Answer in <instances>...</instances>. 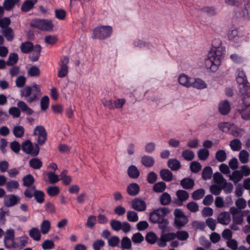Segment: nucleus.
I'll use <instances>...</instances> for the list:
<instances>
[{
	"label": "nucleus",
	"mask_w": 250,
	"mask_h": 250,
	"mask_svg": "<svg viewBox=\"0 0 250 250\" xmlns=\"http://www.w3.org/2000/svg\"><path fill=\"white\" fill-rule=\"evenodd\" d=\"M34 135L38 137L37 141L38 144L33 145L29 140L24 141L21 145L23 152L32 156L35 157L39 153L40 147L39 145L42 146L47 140V132L43 126H37L34 130Z\"/></svg>",
	"instance_id": "1"
},
{
	"label": "nucleus",
	"mask_w": 250,
	"mask_h": 250,
	"mask_svg": "<svg viewBox=\"0 0 250 250\" xmlns=\"http://www.w3.org/2000/svg\"><path fill=\"white\" fill-rule=\"evenodd\" d=\"M221 42L219 40H215L212 42V47L208 55V58L205 60V66L207 69L211 72H215L221 64L222 56L225 54V50L220 46Z\"/></svg>",
	"instance_id": "2"
},
{
	"label": "nucleus",
	"mask_w": 250,
	"mask_h": 250,
	"mask_svg": "<svg viewBox=\"0 0 250 250\" xmlns=\"http://www.w3.org/2000/svg\"><path fill=\"white\" fill-rule=\"evenodd\" d=\"M20 95L29 104L37 102L42 95L41 86L36 83L27 85L21 90Z\"/></svg>",
	"instance_id": "3"
},
{
	"label": "nucleus",
	"mask_w": 250,
	"mask_h": 250,
	"mask_svg": "<svg viewBox=\"0 0 250 250\" xmlns=\"http://www.w3.org/2000/svg\"><path fill=\"white\" fill-rule=\"evenodd\" d=\"M169 212L167 208H162L154 210L149 213V221L153 224H158L159 228L165 230L168 224V221L166 215Z\"/></svg>",
	"instance_id": "4"
},
{
	"label": "nucleus",
	"mask_w": 250,
	"mask_h": 250,
	"mask_svg": "<svg viewBox=\"0 0 250 250\" xmlns=\"http://www.w3.org/2000/svg\"><path fill=\"white\" fill-rule=\"evenodd\" d=\"M236 82L238 84L239 94L247 105L250 104V84L247 77H236Z\"/></svg>",
	"instance_id": "5"
},
{
	"label": "nucleus",
	"mask_w": 250,
	"mask_h": 250,
	"mask_svg": "<svg viewBox=\"0 0 250 250\" xmlns=\"http://www.w3.org/2000/svg\"><path fill=\"white\" fill-rule=\"evenodd\" d=\"M112 28L109 25H102L94 28L93 30L92 38L94 39L105 40L110 37Z\"/></svg>",
	"instance_id": "6"
},
{
	"label": "nucleus",
	"mask_w": 250,
	"mask_h": 250,
	"mask_svg": "<svg viewBox=\"0 0 250 250\" xmlns=\"http://www.w3.org/2000/svg\"><path fill=\"white\" fill-rule=\"evenodd\" d=\"M18 107H12L9 109V113L15 118H18L20 116L21 111L28 115L33 114V110L28 106L27 104L23 101H20L17 103Z\"/></svg>",
	"instance_id": "7"
},
{
	"label": "nucleus",
	"mask_w": 250,
	"mask_h": 250,
	"mask_svg": "<svg viewBox=\"0 0 250 250\" xmlns=\"http://www.w3.org/2000/svg\"><path fill=\"white\" fill-rule=\"evenodd\" d=\"M30 24L32 27L37 28L41 31H45L51 30L54 26L51 20L39 18L33 19Z\"/></svg>",
	"instance_id": "8"
},
{
	"label": "nucleus",
	"mask_w": 250,
	"mask_h": 250,
	"mask_svg": "<svg viewBox=\"0 0 250 250\" xmlns=\"http://www.w3.org/2000/svg\"><path fill=\"white\" fill-rule=\"evenodd\" d=\"M228 38L233 45L238 46L242 42L243 35L237 29H233L229 31Z\"/></svg>",
	"instance_id": "9"
},
{
	"label": "nucleus",
	"mask_w": 250,
	"mask_h": 250,
	"mask_svg": "<svg viewBox=\"0 0 250 250\" xmlns=\"http://www.w3.org/2000/svg\"><path fill=\"white\" fill-rule=\"evenodd\" d=\"M69 59L67 56H64L61 60L60 66V68L58 70V77L59 78H64L67 76L68 72V66Z\"/></svg>",
	"instance_id": "10"
},
{
	"label": "nucleus",
	"mask_w": 250,
	"mask_h": 250,
	"mask_svg": "<svg viewBox=\"0 0 250 250\" xmlns=\"http://www.w3.org/2000/svg\"><path fill=\"white\" fill-rule=\"evenodd\" d=\"M242 102L238 106L237 110L241 115L242 118L246 120H250V104L247 105L244 103L243 99L241 98Z\"/></svg>",
	"instance_id": "11"
},
{
	"label": "nucleus",
	"mask_w": 250,
	"mask_h": 250,
	"mask_svg": "<svg viewBox=\"0 0 250 250\" xmlns=\"http://www.w3.org/2000/svg\"><path fill=\"white\" fill-rule=\"evenodd\" d=\"M176 238V234L173 232L164 234L161 236L160 239L157 241L158 246L163 248L167 246V242L174 240Z\"/></svg>",
	"instance_id": "12"
},
{
	"label": "nucleus",
	"mask_w": 250,
	"mask_h": 250,
	"mask_svg": "<svg viewBox=\"0 0 250 250\" xmlns=\"http://www.w3.org/2000/svg\"><path fill=\"white\" fill-rule=\"evenodd\" d=\"M20 200L18 196L11 194L5 196L3 202L6 207H11L19 203Z\"/></svg>",
	"instance_id": "13"
},
{
	"label": "nucleus",
	"mask_w": 250,
	"mask_h": 250,
	"mask_svg": "<svg viewBox=\"0 0 250 250\" xmlns=\"http://www.w3.org/2000/svg\"><path fill=\"white\" fill-rule=\"evenodd\" d=\"M177 199L175 201V204L178 206L183 205V202L189 197L188 193L185 190L179 189L176 192Z\"/></svg>",
	"instance_id": "14"
},
{
	"label": "nucleus",
	"mask_w": 250,
	"mask_h": 250,
	"mask_svg": "<svg viewBox=\"0 0 250 250\" xmlns=\"http://www.w3.org/2000/svg\"><path fill=\"white\" fill-rule=\"evenodd\" d=\"M132 208L138 211H143L146 209V205L145 202L138 198L134 199L131 202Z\"/></svg>",
	"instance_id": "15"
},
{
	"label": "nucleus",
	"mask_w": 250,
	"mask_h": 250,
	"mask_svg": "<svg viewBox=\"0 0 250 250\" xmlns=\"http://www.w3.org/2000/svg\"><path fill=\"white\" fill-rule=\"evenodd\" d=\"M41 46L39 44H36L32 50V54L29 56L30 60L33 62L38 61L41 56Z\"/></svg>",
	"instance_id": "16"
},
{
	"label": "nucleus",
	"mask_w": 250,
	"mask_h": 250,
	"mask_svg": "<svg viewBox=\"0 0 250 250\" xmlns=\"http://www.w3.org/2000/svg\"><path fill=\"white\" fill-rule=\"evenodd\" d=\"M218 222L223 225H228L230 221V216L228 212L219 213L217 217Z\"/></svg>",
	"instance_id": "17"
},
{
	"label": "nucleus",
	"mask_w": 250,
	"mask_h": 250,
	"mask_svg": "<svg viewBox=\"0 0 250 250\" xmlns=\"http://www.w3.org/2000/svg\"><path fill=\"white\" fill-rule=\"evenodd\" d=\"M219 110L222 115L228 114L230 110V105L227 100H224L219 104Z\"/></svg>",
	"instance_id": "18"
},
{
	"label": "nucleus",
	"mask_w": 250,
	"mask_h": 250,
	"mask_svg": "<svg viewBox=\"0 0 250 250\" xmlns=\"http://www.w3.org/2000/svg\"><path fill=\"white\" fill-rule=\"evenodd\" d=\"M194 181L190 178H185L180 181V185L185 189H190L194 186Z\"/></svg>",
	"instance_id": "19"
},
{
	"label": "nucleus",
	"mask_w": 250,
	"mask_h": 250,
	"mask_svg": "<svg viewBox=\"0 0 250 250\" xmlns=\"http://www.w3.org/2000/svg\"><path fill=\"white\" fill-rule=\"evenodd\" d=\"M37 1L38 0H25L21 7V11L24 12L29 11L33 8Z\"/></svg>",
	"instance_id": "20"
},
{
	"label": "nucleus",
	"mask_w": 250,
	"mask_h": 250,
	"mask_svg": "<svg viewBox=\"0 0 250 250\" xmlns=\"http://www.w3.org/2000/svg\"><path fill=\"white\" fill-rule=\"evenodd\" d=\"M162 179L166 182H170L173 179L172 173L168 169H162L160 171Z\"/></svg>",
	"instance_id": "21"
},
{
	"label": "nucleus",
	"mask_w": 250,
	"mask_h": 250,
	"mask_svg": "<svg viewBox=\"0 0 250 250\" xmlns=\"http://www.w3.org/2000/svg\"><path fill=\"white\" fill-rule=\"evenodd\" d=\"M127 192L130 196H135L140 191V187L137 183H131L127 187Z\"/></svg>",
	"instance_id": "22"
},
{
	"label": "nucleus",
	"mask_w": 250,
	"mask_h": 250,
	"mask_svg": "<svg viewBox=\"0 0 250 250\" xmlns=\"http://www.w3.org/2000/svg\"><path fill=\"white\" fill-rule=\"evenodd\" d=\"M191 81H193V78H189L185 74L180 75L178 78L179 83L187 87H190Z\"/></svg>",
	"instance_id": "23"
},
{
	"label": "nucleus",
	"mask_w": 250,
	"mask_h": 250,
	"mask_svg": "<svg viewBox=\"0 0 250 250\" xmlns=\"http://www.w3.org/2000/svg\"><path fill=\"white\" fill-rule=\"evenodd\" d=\"M191 85L190 87L199 89L206 88L207 86V84L203 80L199 78L193 79V81H191Z\"/></svg>",
	"instance_id": "24"
},
{
	"label": "nucleus",
	"mask_w": 250,
	"mask_h": 250,
	"mask_svg": "<svg viewBox=\"0 0 250 250\" xmlns=\"http://www.w3.org/2000/svg\"><path fill=\"white\" fill-rule=\"evenodd\" d=\"M188 218L185 216L178 219H174V226L177 229H181L188 223Z\"/></svg>",
	"instance_id": "25"
},
{
	"label": "nucleus",
	"mask_w": 250,
	"mask_h": 250,
	"mask_svg": "<svg viewBox=\"0 0 250 250\" xmlns=\"http://www.w3.org/2000/svg\"><path fill=\"white\" fill-rule=\"evenodd\" d=\"M34 47L33 43L30 42H25L21 43L20 49L22 53L28 54L32 51Z\"/></svg>",
	"instance_id": "26"
},
{
	"label": "nucleus",
	"mask_w": 250,
	"mask_h": 250,
	"mask_svg": "<svg viewBox=\"0 0 250 250\" xmlns=\"http://www.w3.org/2000/svg\"><path fill=\"white\" fill-rule=\"evenodd\" d=\"M167 166L171 170L177 171L181 167V163L176 159H170L167 161Z\"/></svg>",
	"instance_id": "27"
},
{
	"label": "nucleus",
	"mask_w": 250,
	"mask_h": 250,
	"mask_svg": "<svg viewBox=\"0 0 250 250\" xmlns=\"http://www.w3.org/2000/svg\"><path fill=\"white\" fill-rule=\"evenodd\" d=\"M1 33L7 41L11 42L13 40L15 34L13 29L11 27L3 29Z\"/></svg>",
	"instance_id": "28"
},
{
	"label": "nucleus",
	"mask_w": 250,
	"mask_h": 250,
	"mask_svg": "<svg viewBox=\"0 0 250 250\" xmlns=\"http://www.w3.org/2000/svg\"><path fill=\"white\" fill-rule=\"evenodd\" d=\"M127 174L129 177L136 179L139 176L140 172L135 166L131 165L127 169Z\"/></svg>",
	"instance_id": "29"
},
{
	"label": "nucleus",
	"mask_w": 250,
	"mask_h": 250,
	"mask_svg": "<svg viewBox=\"0 0 250 250\" xmlns=\"http://www.w3.org/2000/svg\"><path fill=\"white\" fill-rule=\"evenodd\" d=\"M20 186L18 181L15 180H10L6 183V188L9 192H12L14 189L19 188Z\"/></svg>",
	"instance_id": "30"
},
{
	"label": "nucleus",
	"mask_w": 250,
	"mask_h": 250,
	"mask_svg": "<svg viewBox=\"0 0 250 250\" xmlns=\"http://www.w3.org/2000/svg\"><path fill=\"white\" fill-rule=\"evenodd\" d=\"M160 202L162 205L166 206L170 204L171 202V197L167 192H163L160 196Z\"/></svg>",
	"instance_id": "31"
},
{
	"label": "nucleus",
	"mask_w": 250,
	"mask_h": 250,
	"mask_svg": "<svg viewBox=\"0 0 250 250\" xmlns=\"http://www.w3.org/2000/svg\"><path fill=\"white\" fill-rule=\"evenodd\" d=\"M141 162L142 164L145 167H150L153 166L155 161L152 157L144 155L142 157Z\"/></svg>",
	"instance_id": "32"
},
{
	"label": "nucleus",
	"mask_w": 250,
	"mask_h": 250,
	"mask_svg": "<svg viewBox=\"0 0 250 250\" xmlns=\"http://www.w3.org/2000/svg\"><path fill=\"white\" fill-rule=\"evenodd\" d=\"M22 180L23 185L27 188L31 187L35 182V179L31 174H28L23 176Z\"/></svg>",
	"instance_id": "33"
},
{
	"label": "nucleus",
	"mask_w": 250,
	"mask_h": 250,
	"mask_svg": "<svg viewBox=\"0 0 250 250\" xmlns=\"http://www.w3.org/2000/svg\"><path fill=\"white\" fill-rule=\"evenodd\" d=\"M30 167L34 169H40L42 166V163L41 160L37 158H33L29 161Z\"/></svg>",
	"instance_id": "34"
},
{
	"label": "nucleus",
	"mask_w": 250,
	"mask_h": 250,
	"mask_svg": "<svg viewBox=\"0 0 250 250\" xmlns=\"http://www.w3.org/2000/svg\"><path fill=\"white\" fill-rule=\"evenodd\" d=\"M212 175V170L209 166L204 167L202 172V178L204 180L210 179Z\"/></svg>",
	"instance_id": "35"
},
{
	"label": "nucleus",
	"mask_w": 250,
	"mask_h": 250,
	"mask_svg": "<svg viewBox=\"0 0 250 250\" xmlns=\"http://www.w3.org/2000/svg\"><path fill=\"white\" fill-rule=\"evenodd\" d=\"M28 237L26 236H21L18 239V242H15L14 248L22 249L25 247L28 243Z\"/></svg>",
	"instance_id": "36"
},
{
	"label": "nucleus",
	"mask_w": 250,
	"mask_h": 250,
	"mask_svg": "<svg viewBox=\"0 0 250 250\" xmlns=\"http://www.w3.org/2000/svg\"><path fill=\"white\" fill-rule=\"evenodd\" d=\"M29 236L34 240L38 241L40 240L41 234L39 229L37 228H33L29 232Z\"/></svg>",
	"instance_id": "37"
},
{
	"label": "nucleus",
	"mask_w": 250,
	"mask_h": 250,
	"mask_svg": "<svg viewBox=\"0 0 250 250\" xmlns=\"http://www.w3.org/2000/svg\"><path fill=\"white\" fill-rule=\"evenodd\" d=\"M199 10L210 16H214L217 14L216 9L212 6L203 7L200 8Z\"/></svg>",
	"instance_id": "38"
},
{
	"label": "nucleus",
	"mask_w": 250,
	"mask_h": 250,
	"mask_svg": "<svg viewBox=\"0 0 250 250\" xmlns=\"http://www.w3.org/2000/svg\"><path fill=\"white\" fill-rule=\"evenodd\" d=\"M166 187V184L164 182H159L154 185L153 190L156 193L163 192L165 190Z\"/></svg>",
	"instance_id": "39"
},
{
	"label": "nucleus",
	"mask_w": 250,
	"mask_h": 250,
	"mask_svg": "<svg viewBox=\"0 0 250 250\" xmlns=\"http://www.w3.org/2000/svg\"><path fill=\"white\" fill-rule=\"evenodd\" d=\"M44 193L40 190H36L34 196L36 201L39 204H42L44 202Z\"/></svg>",
	"instance_id": "40"
},
{
	"label": "nucleus",
	"mask_w": 250,
	"mask_h": 250,
	"mask_svg": "<svg viewBox=\"0 0 250 250\" xmlns=\"http://www.w3.org/2000/svg\"><path fill=\"white\" fill-rule=\"evenodd\" d=\"M229 146L233 151H239L242 147V143L240 140L234 139L230 142Z\"/></svg>",
	"instance_id": "41"
},
{
	"label": "nucleus",
	"mask_w": 250,
	"mask_h": 250,
	"mask_svg": "<svg viewBox=\"0 0 250 250\" xmlns=\"http://www.w3.org/2000/svg\"><path fill=\"white\" fill-rule=\"evenodd\" d=\"M19 60V57L17 53H10L8 60L6 61L7 65L8 66H12L16 64Z\"/></svg>",
	"instance_id": "42"
},
{
	"label": "nucleus",
	"mask_w": 250,
	"mask_h": 250,
	"mask_svg": "<svg viewBox=\"0 0 250 250\" xmlns=\"http://www.w3.org/2000/svg\"><path fill=\"white\" fill-rule=\"evenodd\" d=\"M205 194V190L203 188H199L194 191L192 194V198L195 200L202 199Z\"/></svg>",
	"instance_id": "43"
},
{
	"label": "nucleus",
	"mask_w": 250,
	"mask_h": 250,
	"mask_svg": "<svg viewBox=\"0 0 250 250\" xmlns=\"http://www.w3.org/2000/svg\"><path fill=\"white\" fill-rule=\"evenodd\" d=\"M13 134L17 138H21L24 134V128L21 125L15 126L13 128Z\"/></svg>",
	"instance_id": "44"
},
{
	"label": "nucleus",
	"mask_w": 250,
	"mask_h": 250,
	"mask_svg": "<svg viewBox=\"0 0 250 250\" xmlns=\"http://www.w3.org/2000/svg\"><path fill=\"white\" fill-rule=\"evenodd\" d=\"M51 224L48 220H43L41 225V230L42 234H47L50 229Z\"/></svg>",
	"instance_id": "45"
},
{
	"label": "nucleus",
	"mask_w": 250,
	"mask_h": 250,
	"mask_svg": "<svg viewBox=\"0 0 250 250\" xmlns=\"http://www.w3.org/2000/svg\"><path fill=\"white\" fill-rule=\"evenodd\" d=\"M215 158L219 162H223L227 159V153L225 150L220 149L215 153Z\"/></svg>",
	"instance_id": "46"
},
{
	"label": "nucleus",
	"mask_w": 250,
	"mask_h": 250,
	"mask_svg": "<svg viewBox=\"0 0 250 250\" xmlns=\"http://www.w3.org/2000/svg\"><path fill=\"white\" fill-rule=\"evenodd\" d=\"M182 155L185 160L187 161H191L194 158V152L189 149H186L182 151Z\"/></svg>",
	"instance_id": "47"
},
{
	"label": "nucleus",
	"mask_w": 250,
	"mask_h": 250,
	"mask_svg": "<svg viewBox=\"0 0 250 250\" xmlns=\"http://www.w3.org/2000/svg\"><path fill=\"white\" fill-rule=\"evenodd\" d=\"M46 191L49 196L53 197L59 194L60 188L57 186H50L47 188Z\"/></svg>",
	"instance_id": "48"
},
{
	"label": "nucleus",
	"mask_w": 250,
	"mask_h": 250,
	"mask_svg": "<svg viewBox=\"0 0 250 250\" xmlns=\"http://www.w3.org/2000/svg\"><path fill=\"white\" fill-rule=\"evenodd\" d=\"M198 158L203 161L206 160L209 156V151L206 148H201L199 149L197 153Z\"/></svg>",
	"instance_id": "49"
},
{
	"label": "nucleus",
	"mask_w": 250,
	"mask_h": 250,
	"mask_svg": "<svg viewBox=\"0 0 250 250\" xmlns=\"http://www.w3.org/2000/svg\"><path fill=\"white\" fill-rule=\"evenodd\" d=\"M36 190L37 189L35 186L27 188L24 191V195L25 197L31 199L34 196Z\"/></svg>",
	"instance_id": "50"
},
{
	"label": "nucleus",
	"mask_w": 250,
	"mask_h": 250,
	"mask_svg": "<svg viewBox=\"0 0 250 250\" xmlns=\"http://www.w3.org/2000/svg\"><path fill=\"white\" fill-rule=\"evenodd\" d=\"M28 74L31 77H39L41 72L40 69L36 66H32L28 70Z\"/></svg>",
	"instance_id": "51"
},
{
	"label": "nucleus",
	"mask_w": 250,
	"mask_h": 250,
	"mask_svg": "<svg viewBox=\"0 0 250 250\" xmlns=\"http://www.w3.org/2000/svg\"><path fill=\"white\" fill-rule=\"evenodd\" d=\"M127 219L129 222H136L138 221V214L134 211H128L127 212Z\"/></svg>",
	"instance_id": "52"
},
{
	"label": "nucleus",
	"mask_w": 250,
	"mask_h": 250,
	"mask_svg": "<svg viewBox=\"0 0 250 250\" xmlns=\"http://www.w3.org/2000/svg\"><path fill=\"white\" fill-rule=\"evenodd\" d=\"M47 176L49 183L54 184L60 181L59 176L57 175L54 172H48L47 173Z\"/></svg>",
	"instance_id": "53"
},
{
	"label": "nucleus",
	"mask_w": 250,
	"mask_h": 250,
	"mask_svg": "<svg viewBox=\"0 0 250 250\" xmlns=\"http://www.w3.org/2000/svg\"><path fill=\"white\" fill-rule=\"evenodd\" d=\"M249 156V153L246 150H241L239 154V160L243 164L247 163L248 162Z\"/></svg>",
	"instance_id": "54"
},
{
	"label": "nucleus",
	"mask_w": 250,
	"mask_h": 250,
	"mask_svg": "<svg viewBox=\"0 0 250 250\" xmlns=\"http://www.w3.org/2000/svg\"><path fill=\"white\" fill-rule=\"evenodd\" d=\"M49 104V98L47 96H44L41 100V107L43 111L48 109Z\"/></svg>",
	"instance_id": "55"
},
{
	"label": "nucleus",
	"mask_w": 250,
	"mask_h": 250,
	"mask_svg": "<svg viewBox=\"0 0 250 250\" xmlns=\"http://www.w3.org/2000/svg\"><path fill=\"white\" fill-rule=\"evenodd\" d=\"M243 178V175L241 174L240 170H235L230 177V179L235 183H236L239 182Z\"/></svg>",
	"instance_id": "56"
},
{
	"label": "nucleus",
	"mask_w": 250,
	"mask_h": 250,
	"mask_svg": "<svg viewBox=\"0 0 250 250\" xmlns=\"http://www.w3.org/2000/svg\"><path fill=\"white\" fill-rule=\"evenodd\" d=\"M157 236L154 232H150L146 236V241L149 244H154L157 241Z\"/></svg>",
	"instance_id": "57"
},
{
	"label": "nucleus",
	"mask_w": 250,
	"mask_h": 250,
	"mask_svg": "<svg viewBox=\"0 0 250 250\" xmlns=\"http://www.w3.org/2000/svg\"><path fill=\"white\" fill-rule=\"evenodd\" d=\"M96 222V217L94 215H90L85 223V226L89 229H92L94 227Z\"/></svg>",
	"instance_id": "58"
},
{
	"label": "nucleus",
	"mask_w": 250,
	"mask_h": 250,
	"mask_svg": "<svg viewBox=\"0 0 250 250\" xmlns=\"http://www.w3.org/2000/svg\"><path fill=\"white\" fill-rule=\"evenodd\" d=\"M200 163L197 161L192 162L190 165V169L193 173L199 172L201 169Z\"/></svg>",
	"instance_id": "59"
},
{
	"label": "nucleus",
	"mask_w": 250,
	"mask_h": 250,
	"mask_svg": "<svg viewBox=\"0 0 250 250\" xmlns=\"http://www.w3.org/2000/svg\"><path fill=\"white\" fill-rule=\"evenodd\" d=\"M131 247V242L127 237H124L121 240V247L124 249H129Z\"/></svg>",
	"instance_id": "60"
},
{
	"label": "nucleus",
	"mask_w": 250,
	"mask_h": 250,
	"mask_svg": "<svg viewBox=\"0 0 250 250\" xmlns=\"http://www.w3.org/2000/svg\"><path fill=\"white\" fill-rule=\"evenodd\" d=\"M111 228L115 231H119L121 229L122 222L116 220H112L110 222Z\"/></svg>",
	"instance_id": "61"
},
{
	"label": "nucleus",
	"mask_w": 250,
	"mask_h": 250,
	"mask_svg": "<svg viewBox=\"0 0 250 250\" xmlns=\"http://www.w3.org/2000/svg\"><path fill=\"white\" fill-rule=\"evenodd\" d=\"M119 242L120 239L117 236H113L108 239V245L112 247L117 246Z\"/></svg>",
	"instance_id": "62"
},
{
	"label": "nucleus",
	"mask_w": 250,
	"mask_h": 250,
	"mask_svg": "<svg viewBox=\"0 0 250 250\" xmlns=\"http://www.w3.org/2000/svg\"><path fill=\"white\" fill-rule=\"evenodd\" d=\"M175 234L176 237H177L179 240L181 241L186 240L189 237L188 232L186 231H178Z\"/></svg>",
	"instance_id": "63"
},
{
	"label": "nucleus",
	"mask_w": 250,
	"mask_h": 250,
	"mask_svg": "<svg viewBox=\"0 0 250 250\" xmlns=\"http://www.w3.org/2000/svg\"><path fill=\"white\" fill-rule=\"evenodd\" d=\"M237 241L233 239H230L227 241V246L232 250H237L238 247Z\"/></svg>",
	"instance_id": "64"
}]
</instances>
